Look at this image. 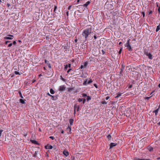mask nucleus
<instances>
[{
    "mask_svg": "<svg viewBox=\"0 0 160 160\" xmlns=\"http://www.w3.org/2000/svg\"><path fill=\"white\" fill-rule=\"evenodd\" d=\"M92 28L91 25H89L88 27L84 29L82 33V36L84 37L85 42L87 40L88 35L92 33Z\"/></svg>",
    "mask_w": 160,
    "mask_h": 160,
    "instance_id": "obj_1",
    "label": "nucleus"
},
{
    "mask_svg": "<svg viewBox=\"0 0 160 160\" xmlns=\"http://www.w3.org/2000/svg\"><path fill=\"white\" fill-rule=\"evenodd\" d=\"M130 39H128L127 41V42L125 44V47H127V49L130 51H131L132 50V48L129 43V42Z\"/></svg>",
    "mask_w": 160,
    "mask_h": 160,
    "instance_id": "obj_2",
    "label": "nucleus"
},
{
    "mask_svg": "<svg viewBox=\"0 0 160 160\" xmlns=\"http://www.w3.org/2000/svg\"><path fill=\"white\" fill-rule=\"evenodd\" d=\"M47 95L51 97V99L53 101H55L58 99V95H57L55 96H52L49 94V92H48L47 93Z\"/></svg>",
    "mask_w": 160,
    "mask_h": 160,
    "instance_id": "obj_3",
    "label": "nucleus"
},
{
    "mask_svg": "<svg viewBox=\"0 0 160 160\" xmlns=\"http://www.w3.org/2000/svg\"><path fill=\"white\" fill-rule=\"evenodd\" d=\"M124 64H122L121 65V68L120 70V71L119 72V75L120 76H122V72L123 71V70L124 69Z\"/></svg>",
    "mask_w": 160,
    "mask_h": 160,
    "instance_id": "obj_4",
    "label": "nucleus"
},
{
    "mask_svg": "<svg viewBox=\"0 0 160 160\" xmlns=\"http://www.w3.org/2000/svg\"><path fill=\"white\" fill-rule=\"evenodd\" d=\"M45 148L46 149H52L53 148V147L51 145L48 144L47 145L45 146Z\"/></svg>",
    "mask_w": 160,
    "mask_h": 160,
    "instance_id": "obj_5",
    "label": "nucleus"
},
{
    "mask_svg": "<svg viewBox=\"0 0 160 160\" xmlns=\"http://www.w3.org/2000/svg\"><path fill=\"white\" fill-rule=\"evenodd\" d=\"M80 108V106L79 105H77V104H76L74 105V109L75 110H76L78 112L79 111V110Z\"/></svg>",
    "mask_w": 160,
    "mask_h": 160,
    "instance_id": "obj_6",
    "label": "nucleus"
},
{
    "mask_svg": "<svg viewBox=\"0 0 160 160\" xmlns=\"http://www.w3.org/2000/svg\"><path fill=\"white\" fill-rule=\"evenodd\" d=\"M66 89V87L63 86H61L59 87V90L61 91H64Z\"/></svg>",
    "mask_w": 160,
    "mask_h": 160,
    "instance_id": "obj_7",
    "label": "nucleus"
},
{
    "mask_svg": "<svg viewBox=\"0 0 160 160\" xmlns=\"http://www.w3.org/2000/svg\"><path fill=\"white\" fill-rule=\"evenodd\" d=\"M117 144V143H114L111 142L110 143L109 146H110V148H109L111 149L113 147L115 146H116V145Z\"/></svg>",
    "mask_w": 160,
    "mask_h": 160,
    "instance_id": "obj_8",
    "label": "nucleus"
},
{
    "mask_svg": "<svg viewBox=\"0 0 160 160\" xmlns=\"http://www.w3.org/2000/svg\"><path fill=\"white\" fill-rule=\"evenodd\" d=\"M146 56H148V58L150 60H152L153 58L152 55L150 53L148 54H147Z\"/></svg>",
    "mask_w": 160,
    "mask_h": 160,
    "instance_id": "obj_9",
    "label": "nucleus"
},
{
    "mask_svg": "<svg viewBox=\"0 0 160 160\" xmlns=\"http://www.w3.org/2000/svg\"><path fill=\"white\" fill-rule=\"evenodd\" d=\"M63 153L66 157H67L69 155V153L68 152L65 150H64L63 151Z\"/></svg>",
    "mask_w": 160,
    "mask_h": 160,
    "instance_id": "obj_10",
    "label": "nucleus"
},
{
    "mask_svg": "<svg viewBox=\"0 0 160 160\" xmlns=\"http://www.w3.org/2000/svg\"><path fill=\"white\" fill-rule=\"evenodd\" d=\"M31 142H32V143L35 144L36 145H39V143L38 142H37L36 140H30Z\"/></svg>",
    "mask_w": 160,
    "mask_h": 160,
    "instance_id": "obj_11",
    "label": "nucleus"
},
{
    "mask_svg": "<svg viewBox=\"0 0 160 160\" xmlns=\"http://www.w3.org/2000/svg\"><path fill=\"white\" fill-rule=\"evenodd\" d=\"M90 3V2L89 1L87 2L85 4H84L83 6L86 8L87 7L88 5Z\"/></svg>",
    "mask_w": 160,
    "mask_h": 160,
    "instance_id": "obj_12",
    "label": "nucleus"
},
{
    "mask_svg": "<svg viewBox=\"0 0 160 160\" xmlns=\"http://www.w3.org/2000/svg\"><path fill=\"white\" fill-rule=\"evenodd\" d=\"M25 101H26V100L25 99L23 100L22 99H19L20 102L22 104H25Z\"/></svg>",
    "mask_w": 160,
    "mask_h": 160,
    "instance_id": "obj_13",
    "label": "nucleus"
},
{
    "mask_svg": "<svg viewBox=\"0 0 160 160\" xmlns=\"http://www.w3.org/2000/svg\"><path fill=\"white\" fill-rule=\"evenodd\" d=\"M82 7L83 6L80 5L76 6V7L78 8V9H80V10H81L82 9V10L83 11L84 10V9L83 10V8Z\"/></svg>",
    "mask_w": 160,
    "mask_h": 160,
    "instance_id": "obj_14",
    "label": "nucleus"
},
{
    "mask_svg": "<svg viewBox=\"0 0 160 160\" xmlns=\"http://www.w3.org/2000/svg\"><path fill=\"white\" fill-rule=\"evenodd\" d=\"M148 149L150 152H152L153 150V148L151 146H148Z\"/></svg>",
    "mask_w": 160,
    "mask_h": 160,
    "instance_id": "obj_15",
    "label": "nucleus"
},
{
    "mask_svg": "<svg viewBox=\"0 0 160 160\" xmlns=\"http://www.w3.org/2000/svg\"><path fill=\"white\" fill-rule=\"evenodd\" d=\"M73 121H74V120L72 119H69V122L70 124V125H71V126L72 125Z\"/></svg>",
    "mask_w": 160,
    "mask_h": 160,
    "instance_id": "obj_16",
    "label": "nucleus"
},
{
    "mask_svg": "<svg viewBox=\"0 0 160 160\" xmlns=\"http://www.w3.org/2000/svg\"><path fill=\"white\" fill-rule=\"evenodd\" d=\"M4 39L12 40L13 39V38L7 36L4 37Z\"/></svg>",
    "mask_w": 160,
    "mask_h": 160,
    "instance_id": "obj_17",
    "label": "nucleus"
},
{
    "mask_svg": "<svg viewBox=\"0 0 160 160\" xmlns=\"http://www.w3.org/2000/svg\"><path fill=\"white\" fill-rule=\"evenodd\" d=\"M159 110V108L157 109L156 110H155L154 111H153V113H155V115L156 116V115L157 114V113H158V112Z\"/></svg>",
    "mask_w": 160,
    "mask_h": 160,
    "instance_id": "obj_18",
    "label": "nucleus"
},
{
    "mask_svg": "<svg viewBox=\"0 0 160 160\" xmlns=\"http://www.w3.org/2000/svg\"><path fill=\"white\" fill-rule=\"evenodd\" d=\"M87 83V79H86L84 81L83 85L85 86L87 84H88Z\"/></svg>",
    "mask_w": 160,
    "mask_h": 160,
    "instance_id": "obj_19",
    "label": "nucleus"
},
{
    "mask_svg": "<svg viewBox=\"0 0 160 160\" xmlns=\"http://www.w3.org/2000/svg\"><path fill=\"white\" fill-rule=\"evenodd\" d=\"M88 64V62L87 61H86L85 62V63L84 64L83 66L84 67V68H86L87 65Z\"/></svg>",
    "mask_w": 160,
    "mask_h": 160,
    "instance_id": "obj_20",
    "label": "nucleus"
},
{
    "mask_svg": "<svg viewBox=\"0 0 160 160\" xmlns=\"http://www.w3.org/2000/svg\"><path fill=\"white\" fill-rule=\"evenodd\" d=\"M50 93L51 94H54L55 93V92L54 91V90L52 89V88H51L50 89Z\"/></svg>",
    "mask_w": 160,
    "mask_h": 160,
    "instance_id": "obj_21",
    "label": "nucleus"
},
{
    "mask_svg": "<svg viewBox=\"0 0 160 160\" xmlns=\"http://www.w3.org/2000/svg\"><path fill=\"white\" fill-rule=\"evenodd\" d=\"M107 138H108V140H110L112 138V136L110 134H109L107 136Z\"/></svg>",
    "mask_w": 160,
    "mask_h": 160,
    "instance_id": "obj_22",
    "label": "nucleus"
},
{
    "mask_svg": "<svg viewBox=\"0 0 160 160\" xmlns=\"http://www.w3.org/2000/svg\"><path fill=\"white\" fill-rule=\"evenodd\" d=\"M19 94V95L20 97L21 98H23V97L22 96V93L21 92V91H19L18 92Z\"/></svg>",
    "mask_w": 160,
    "mask_h": 160,
    "instance_id": "obj_23",
    "label": "nucleus"
},
{
    "mask_svg": "<svg viewBox=\"0 0 160 160\" xmlns=\"http://www.w3.org/2000/svg\"><path fill=\"white\" fill-rule=\"evenodd\" d=\"M122 94V93L117 94V96H116L115 98H119L120 96Z\"/></svg>",
    "mask_w": 160,
    "mask_h": 160,
    "instance_id": "obj_24",
    "label": "nucleus"
},
{
    "mask_svg": "<svg viewBox=\"0 0 160 160\" xmlns=\"http://www.w3.org/2000/svg\"><path fill=\"white\" fill-rule=\"evenodd\" d=\"M14 73L16 75H20L21 74H22V73H21V74L19 73V72H18L17 71H15L14 72Z\"/></svg>",
    "mask_w": 160,
    "mask_h": 160,
    "instance_id": "obj_25",
    "label": "nucleus"
},
{
    "mask_svg": "<svg viewBox=\"0 0 160 160\" xmlns=\"http://www.w3.org/2000/svg\"><path fill=\"white\" fill-rule=\"evenodd\" d=\"M91 99L90 97L89 96H87V101H88Z\"/></svg>",
    "mask_w": 160,
    "mask_h": 160,
    "instance_id": "obj_26",
    "label": "nucleus"
},
{
    "mask_svg": "<svg viewBox=\"0 0 160 160\" xmlns=\"http://www.w3.org/2000/svg\"><path fill=\"white\" fill-rule=\"evenodd\" d=\"M60 79L62 80L63 81L65 82L66 81V79L64 78H63L62 75L60 76Z\"/></svg>",
    "mask_w": 160,
    "mask_h": 160,
    "instance_id": "obj_27",
    "label": "nucleus"
},
{
    "mask_svg": "<svg viewBox=\"0 0 160 160\" xmlns=\"http://www.w3.org/2000/svg\"><path fill=\"white\" fill-rule=\"evenodd\" d=\"M92 81L91 79H90L88 82V84H89L90 83H92Z\"/></svg>",
    "mask_w": 160,
    "mask_h": 160,
    "instance_id": "obj_28",
    "label": "nucleus"
},
{
    "mask_svg": "<svg viewBox=\"0 0 160 160\" xmlns=\"http://www.w3.org/2000/svg\"><path fill=\"white\" fill-rule=\"evenodd\" d=\"M145 54L146 55L147 54H149L150 52H148V51H147L146 50L144 51Z\"/></svg>",
    "mask_w": 160,
    "mask_h": 160,
    "instance_id": "obj_29",
    "label": "nucleus"
},
{
    "mask_svg": "<svg viewBox=\"0 0 160 160\" xmlns=\"http://www.w3.org/2000/svg\"><path fill=\"white\" fill-rule=\"evenodd\" d=\"M73 88H68V91L69 92H71V91H72V90H73Z\"/></svg>",
    "mask_w": 160,
    "mask_h": 160,
    "instance_id": "obj_30",
    "label": "nucleus"
},
{
    "mask_svg": "<svg viewBox=\"0 0 160 160\" xmlns=\"http://www.w3.org/2000/svg\"><path fill=\"white\" fill-rule=\"evenodd\" d=\"M45 63L46 64H48L49 63V62L46 59H45L44 60Z\"/></svg>",
    "mask_w": 160,
    "mask_h": 160,
    "instance_id": "obj_31",
    "label": "nucleus"
},
{
    "mask_svg": "<svg viewBox=\"0 0 160 160\" xmlns=\"http://www.w3.org/2000/svg\"><path fill=\"white\" fill-rule=\"evenodd\" d=\"M82 97H86L87 96V95L86 94L84 93H82Z\"/></svg>",
    "mask_w": 160,
    "mask_h": 160,
    "instance_id": "obj_32",
    "label": "nucleus"
},
{
    "mask_svg": "<svg viewBox=\"0 0 160 160\" xmlns=\"http://www.w3.org/2000/svg\"><path fill=\"white\" fill-rule=\"evenodd\" d=\"M68 67V65H66L65 66V68H64V70L66 71L67 69V68Z\"/></svg>",
    "mask_w": 160,
    "mask_h": 160,
    "instance_id": "obj_33",
    "label": "nucleus"
},
{
    "mask_svg": "<svg viewBox=\"0 0 160 160\" xmlns=\"http://www.w3.org/2000/svg\"><path fill=\"white\" fill-rule=\"evenodd\" d=\"M101 103L102 104H106L107 103V102H106L105 101H102Z\"/></svg>",
    "mask_w": 160,
    "mask_h": 160,
    "instance_id": "obj_34",
    "label": "nucleus"
},
{
    "mask_svg": "<svg viewBox=\"0 0 160 160\" xmlns=\"http://www.w3.org/2000/svg\"><path fill=\"white\" fill-rule=\"evenodd\" d=\"M83 99L79 98L78 99V101L79 102H81L82 101Z\"/></svg>",
    "mask_w": 160,
    "mask_h": 160,
    "instance_id": "obj_35",
    "label": "nucleus"
},
{
    "mask_svg": "<svg viewBox=\"0 0 160 160\" xmlns=\"http://www.w3.org/2000/svg\"><path fill=\"white\" fill-rule=\"evenodd\" d=\"M159 6H160V5ZM158 12L159 13V14H160V6H159V8H158Z\"/></svg>",
    "mask_w": 160,
    "mask_h": 160,
    "instance_id": "obj_36",
    "label": "nucleus"
},
{
    "mask_svg": "<svg viewBox=\"0 0 160 160\" xmlns=\"http://www.w3.org/2000/svg\"><path fill=\"white\" fill-rule=\"evenodd\" d=\"M7 36H9L10 37H11L12 38V37H14V36L13 35H10V34H8Z\"/></svg>",
    "mask_w": 160,
    "mask_h": 160,
    "instance_id": "obj_37",
    "label": "nucleus"
},
{
    "mask_svg": "<svg viewBox=\"0 0 160 160\" xmlns=\"http://www.w3.org/2000/svg\"><path fill=\"white\" fill-rule=\"evenodd\" d=\"M68 129H69L70 132H71V128L69 126V125H68V127L67 128V129L68 130Z\"/></svg>",
    "mask_w": 160,
    "mask_h": 160,
    "instance_id": "obj_38",
    "label": "nucleus"
},
{
    "mask_svg": "<svg viewBox=\"0 0 160 160\" xmlns=\"http://www.w3.org/2000/svg\"><path fill=\"white\" fill-rule=\"evenodd\" d=\"M122 48H121L119 51L118 53L119 54H120L122 51Z\"/></svg>",
    "mask_w": 160,
    "mask_h": 160,
    "instance_id": "obj_39",
    "label": "nucleus"
},
{
    "mask_svg": "<svg viewBox=\"0 0 160 160\" xmlns=\"http://www.w3.org/2000/svg\"><path fill=\"white\" fill-rule=\"evenodd\" d=\"M12 43H10V44H9L8 46V47H11L12 46Z\"/></svg>",
    "mask_w": 160,
    "mask_h": 160,
    "instance_id": "obj_40",
    "label": "nucleus"
},
{
    "mask_svg": "<svg viewBox=\"0 0 160 160\" xmlns=\"http://www.w3.org/2000/svg\"><path fill=\"white\" fill-rule=\"evenodd\" d=\"M75 38H76V39H75V40H74V42L75 43H76L77 42L78 40V39H77L76 36L75 37Z\"/></svg>",
    "mask_w": 160,
    "mask_h": 160,
    "instance_id": "obj_41",
    "label": "nucleus"
},
{
    "mask_svg": "<svg viewBox=\"0 0 160 160\" xmlns=\"http://www.w3.org/2000/svg\"><path fill=\"white\" fill-rule=\"evenodd\" d=\"M47 65H48V67L49 68H51V64L50 63L49 64H47Z\"/></svg>",
    "mask_w": 160,
    "mask_h": 160,
    "instance_id": "obj_42",
    "label": "nucleus"
},
{
    "mask_svg": "<svg viewBox=\"0 0 160 160\" xmlns=\"http://www.w3.org/2000/svg\"><path fill=\"white\" fill-rule=\"evenodd\" d=\"M93 85L96 88H98V87L96 83L94 84Z\"/></svg>",
    "mask_w": 160,
    "mask_h": 160,
    "instance_id": "obj_43",
    "label": "nucleus"
},
{
    "mask_svg": "<svg viewBox=\"0 0 160 160\" xmlns=\"http://www.w3.org/2000/svg\"><path fill=\"white\" fill-rule=\"evenodd\" d=\"M49 138L52 139V140H54V138L53 136H50L49 137Z\"/></svg>",
    "mask_w": 160,
    "mask_h": 160,
    "instance_id": "obj_44",
    "label": "nucleus"
},
{
    "mask_svg": "<svg viewBox=\"0 0 160 160\" xmlns=\"http://www.w3.org/2000/svg\"><path fill=\"white\" fill-rule=\"evenodd\" d=\"M13 45H15L17 43L16 41H13V43H12Z\"/></svg>",
    "mask_w": 160,
    "mask_h": 160,
    "instance_id": "obj_45",
    "label": "nucleus"
},
{
    "mask_svg": "<svg viewBox=\"0 0 160 160\" xmlns=\"http://www.w3.org/2000/svg\"><path fill=\"white\" fill-rule=\"evenodd\" d=\"M3 131V130H0V137L1 136V133H2V132Z\"/></svg>",
    "mask_w": 160,
    "mask_h": 160,
    "instance_id": "obj_46",
    "label": "nucleus"
},
{
    "mask_svg": "<svg viewBox=\"0 0 160 160\" xmlns=\"http://www.w3.org/2000/svg\"><path fill=\"white\" fill-rule=\"evenodd\" d=\"M72 70V69H71V68H70L69 69L68 71H67V72L68 73H69V72H70V71Z\"/></svg>",
    "mask_w": 160,
    "mask_h": 160,
    "instance_id": "obj_47",
    "label": "nucleus"
},
{
    "mask_svg": "<svg viewBox=\"0 0 160 160\" xmlns=\"http://www.w3.org/2000/svg\"><path fill=\"white\" fill-rule=\"evenodd\" d=\"M151 97H146L145 98V99H147V100H149L150 98Z\"/></svg>",
    "mask_w": 160,
    "mask_h": 160,
    "instance_id": "obj_48",
    "label": "nucleus"
},
{
    "mask_svg": "<svg viewBox=\"0 0 160 160\" xmlns=\"http://www.w3.org/2000/svg\"><path fill=\"white\" fill-rule=\"evenodd\" d=\"M86 99L85 98L83 99L82 101H83V103L84 104L85 102L86 101Z\"/></svg>",
    "mask_w": 160,
    "mask_h": 160,
    "instance_id": "obj_49",
    "label": "nucleus"
},
{
    "mask_svg": "<svg viewBox=\"0 0 160 160\" xmlns=\"http://www.w3.org/2000/svg\"><path fill=\"white\" fill-rule=\"evenodd\" d=\"M37 153H36V152H35V153H34V154L33 155V157H35L37 156Z\"/></svg>",
    "mask_w": 160,
    "mask_h": 160,
    "instance_id": "obj_50",
    "label": "nucleus"
},
{
    "mask_svg": "<svg viewBox=\"0 0 160 160\" xmlns=\"http://www.w3.org/2000/svg\"><path fill=\"white\" fill-rule=\"evenodd\" d=\"M57 8V7L56 6H54V11L55 12Z\"/></svg>",
    "mask_w": 160,
    "mask_h": 160,
    "instance_id": "obj_51",
    "label": "nucleus"
},
{
    "mask_svg": "<svg viewBox=\"0 0 160 160\" xmlns=\"http://www.w3.org/2000/svg\"><path fill=\"white\" fill-rule=\"evenodd\" d=\"M102 54L103 55H104L105 53V52L102 49Z\"/></svg>",
    "mask_w": 160,
    "mask_h": 160,
    "instance_id": "obj_52",
    "label": "nucleus"
},
{
    "mask_svg": "<svg viewBox=\"0 0 160 160\" xmlns=\"http://www.w3.org/2000/svg\"><path fill=\"white\" fill-rule=\"evenodd\" d=\"M152 13V12L151 10H150L149 12L148 13V15H150V14H151Z\"/></svg>",
    "mask_w": 160,
    "mask_h": 160,
    "instance_id": "obj_53",
    "label": "nucleus"
},
{
    "mask_svg": "<svg viewBox=\"0 0 160 160\" xmlns=\"http://www.w3.org/2000/svg\"><path fill=\"white\" fill-rule=\"evenodd\" d=\"M71 7H72L71 5L69 6L68 8V10H70L71 8Z\"/></svg>",
    "mask_w": 160,
    "mask_h": 160,
    "instance_id": "obj_54",
    "label": "nucleus"
},
{
    "mask_svg": "<svg viewBox=\"0 0 160 160\" xmlns=\"http://www.w3.org/2000/svg\"><path fill=\"white\" fill-rule=\"evenodd\" d=\"M156 6L157 7H158V8H159V5H158V2H156Z\"/></svg>",
    "mask_w": 160,
    "mask_h": 160,
    "instance_id": "obj_55",
    "label": "nucleus"
},
{
    "mask_svg": "<svg viewBox=\"0 0 160 160\" xmlns=\"http://www.w3.org/2000/svg\"><path fill=\"white\" fill-rule=\"evenodd\" d=\"M132 85H129V87H128V88H132Z\"/></svg>",
    "mask_w": 160,
    "mask_h": 160,
    "instance_id": "obj_56",
    "label": "nucleus"
},
{
    "mask_svg": "<svg viewBox=\"0 0 160 160\" xmlns=\"http://www.w3.org/2000/svg\"><path fill=\"white\" fill-rule=\"evenodd\" d=\"M142 14L143 17H144V16H145V13H144V12H142Z\"/></svg>",
    "mask_w": 160,
    "mask_h": 160,
    "instance_id": "obj_57",
    "label": "nucleus"
},
{
    "mask_svg": "<svg viewBox=\"0 0 160 160\" xmlns=\"http://www.w3.org/2000/svg\"><path fill=\"white\" fill-rule=\"evenodd\" d=\"M109 98H110V97H109V96H107V97H106V100H108V99Z\"/></svg>",
    "mask_w": 160,
    "mask_h": 160,
    "instance_id": "obj_58",
    "label": "nucleus"
},
{
    "mask_svg": "<svg viewBox=\"0 0 160 160\" xmlns=\"http://www.w3.org/2000/svg\"><path fill=\"white\" fill-rule=\"evenodd\" d=\"M84 68V67L83 66V65H81V67H80V68H81V69H82V68Z\"/></svg>",
    "mask_w": 160,
    "mask_h": 160,
    "instance_id": "obj_59",
    "label": "nucleus"
},
{
    "mask_svg": "<svg viewBox=\"0 0 160 160\" xmlns=\"http://www.w3.org/2000/svg\"><path fill=\"white\" fill-rule=\"evenodd\" d=\"M66 14H67V16H68V15H69V12L68 11H67V12Z\"/></svg>",
    "mask_w": 160,
    "mask_h": 160,
    "instance_id": "obj_60",
    "label": "nucleus"
},
{
    "mask_svg": "<svg viewBox=\"0 0 160 160\" xmlns=\"http://www.w3.org/2000/svg\"><path fill=\"white\" fill-rule=\"evenodd\" d=\"M93 37H94V38L95 39H97V37H96V36L94 35V36Z\"/></svg>",
    "mask_w": 160,
    "mask_h": 160,
    "instance_id": "obj_61",
    "label": "nucleus"
},
{
    "mask_svg": "<svg viewBox=\"0 0 160 160\" xmlns=\"http://www.w3.org/2000/svg\"><path fill=\"white\" fill-rule=\"evenodd\" d=\"M7 5L8 8H9L10 6V4L9 3H7Z\"/></svg>",
    "mask_w": 160,
    "mask_h": 160,
    "instance_id": "obj_62",
    "label": "nucleus"
},
{
    "mask_svg": "<svg viewBox=\"0 0 160 160\" xmlns=\"http://www.w3.org/2000/svg\"><path fill=\"white\" fill-rule=\"evenodd\" d=\"M8 43V42H7V41H6L5 42V45L7 44Z\"/></svg>",
    "mask_w": 160,
    "mask_h": 160,
    "instance_id": "obj_63",
    "label": "nucleus"
},
{
    "mask_svg": "<svg viewBox=\"0 0 160 160\" xmlns=\"http://www.w3.org/2000/svg\"><path fill=\"white\" fill-rule=\"evenodd\" d=\"M68 67H69V68H70L71 67V64H68Z\"/></svg>",
    "mask_w": 160,
    "mask_h": 160,
    "instance_id": "obj_64",
    "label": "nucleus"
}]
</instances>
